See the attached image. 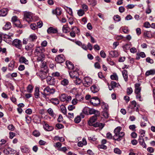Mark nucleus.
Listing matches in <instances>:
<instances>
[{
	"mask_svg": "<svg viewBox=\"0 0 155 155\" xmlns=\"http://www.w3.org/2000/svg\"><path fill=\"white\" fill-rule=\"evenodd\" d=\"M122 127H117L114 130V135L113 136V139L117 141L121 140L125 134L124 132H120Z\"/></svg>",
	"mask_w": 155,
	"mask_h": 155,
	"instance_id": "1",
	"label": "nucleus"
},
{
	"mask_svg": "<svg viewBox=\"0 0 155 155\" xmlns=\"http://www.w3.org/2000/svg\"><path fill=\"white\" fill-rule=\"evenodd\" d=\"M97 118L95 117L92 116L89 120L88 124L90 126H93L94 127H100L103 128L104 125L102 123H94L96 120H97Z\"/></svg>",
	"mask_w": 155,
	"mask_h": 155,
	"instance_id": "2",
	"label": "nucleus"
},
{
	"mask_svg": "<svg viewBox=\"0 0 155 155\" xmlns=\"http://www.w3.org/2000/svg\"><path fill=\"white\" fill-rule=\"evenodd\" d=\"M44 91L42 94L43 97L45 98L46 95L53 94L55 92V89L53 88H50L49 87H47L44 89Z\"/></svg>",
	"mask_w": 155,
	"mask_h": 155,
	"instance_id": "3",
	"label": "nucleus"
},
{
	"mask_svg": "<svg viewBox=\"0 0 155 155\" xmlns=\"http://www.w3.org/2000/svg\"><path fill=\"white\" fill-rule=\"evenodd\" d=\"M24 21H25L28 23L32 21L33 19L31 14L29 12H25L24 14Z\"/></svg>",
	"mask_w": 155,
	"mask_h": 155,
	"instance_id": "4",
	"label": "nucleus"
},
{
	"mask_svg": "<svg viewBox=\"0 0 155 155\" xmlns=\"http://www.w3.org/2000/svg\"><path fill=\"white\" fill-rule=\"evenodd\" d=\"M83 85L86 87H88L92 84V80L89 77H85L82 80Z\"/></svg>",
	"mask_w": 155,
	"mask_h": 155,
	"instance_id": "5",
	"label": "nucleus"
},
{
	"mask_svg": "<svg viewBox=\"0 0 155 155\" xmlns=\"http://www.w3.org/2000/svg\"><path fill=\"white\" fill-rule=\"evenodd\" d=\"M12 45L16 48L21 49L22 48V43L21 41L18 39H14L12 41Z\"/></svg>",
	"mask_w": 155,
	"mask_h": 155,
	"instance_id": "6",
	"label": "nucleus"
},
{
	"mask_svg": "<svg viewBox=\"0 0 155 155\" xmlns=\"http://www.w3.org/2000/svg\"><path fill=\"white\" fill-rule=\"evenodd\" d=\"M90 102L93 105L97 106L100 104L101 101L98 97H94L91 99Z\"/></svg>",
	"mask_w": 155,
	"mask_h": 155,
	"instance_id": "7",
	"label": "nucleus"
},
{
	"mask_svg": "<svg viewBox=\"0 0 155 155\" xmlns=\"http://www.w3.org/2000/svg\"><path fill=\"white\" fill-rule=\"evenodd\" d=\"M55 60L57 62L61 63L65 61V59L63 55L60 54L55 58Z\"/></svg>",
	"mask_w": 155,
	"mask_h": 155,
	"instance_id": "8",
	"label": "nucleus"
},
{
	"mask_svg": "<svg viewBox=\"0 0 155 155\" xmlns=\"http://www.w3.org/2000/svg\"><path fill=\"white\" fill-rule=\"evenodd\" d=\"M69 75L70 77L73 79L79 77V74L78 72V70L75 71H71L69 72Z\"/></svg>",
	"mask_w": 155,
	"mask_h": 155,
	"instance_id": "9",
	"label": "nucleus"
},
{
	"mask_svg": "<svg viewBox=\"0 0 155 155\" xmlns=\"http://www.w3.org/2000/svg\"><path fill=\"white\" fill-rule=\"evenodd\" d=\"M4 153L6 154H14L16 152V151L10 147L5 148L4 150Z\"/></svg>",
	"mask_w": 155,
	"mask_h": 155,
	"instance_id": "10",
	"label": "nucleus"
},
{
	"mask_svg": "<svg viewBox=\"0 0 155 155\" xmlns=\"http://www.w3.org/2000/svg\"><path fill=\"white\" fill-rule=\"evenodd\" d=\"M47 82L48 84L51 85H54L56 83L55 79L50 77H47Z\"/></svg>",
	"mask_w": 155,
	"mask_h": 155,
	"instance_id": "11",
	"label": "nucleus"
},
{
	"mask_svg": "<svg viewBox=\"0 0 155 155\" xmlns=\"http://www.w3.org/2000/svg\"><path fill=\"white\" fill-rule=\"evenodd\" d=\"M43 125L44 129L47 131H51L54 129V127L52 126H49L48 124L45 122H44Z\"/></svg>",
	"mask_w": 155,
	"mask_h": 155,
	"instance_id": "12",
	"label": "nucleus"
},
{
	"mask_svg": "<svg viewBox=\"0 0 155 155\" xmlns=\"http://www.w3.org/2000/svg\"><path fill=\"white\" fill-rule=\"evenodd\" d=\"M135 93L136 94H138L140 93V91L141 90L140 87V84H135Z\"/></svg>",
	"mask_w": 155,
	"mask_h": 155,
	"instance_id": "13",
	"label": "nucleus"
},
{
	"mask_svg": "<svg viewBox=\"0 0 155 155\" xmlns=\"http://www.w3.org/2000/svg\"><path fill=\"white\" fill-rule=\"evenodd\" d=\"M19 62L20 63H24L25 64H29L28 61L23 56H21L19 58Z\"/></svg>",
	"mask_w": 155,
	"mask_h": 155,
	"instance_id": "14",
	"label": "nucleus"
},
{
	"mask_svg": "<svg viewBox=\"0 0 155 155\" xmlns=\"http://www.w3.org/2000/svg\"><path fill=\"white\" fill-rule=\"evenodd\" d=\"M37 37L35 34H33L31 35L28 38V39L30 42L35 41L37 39Z\"/></svg>",
	"mask_w": 155,
	"mask_h": 155,
	"instance_id": "15",
	"label": "nucleus"
},
{
	"mask_svg": "<svg viewBox=\"0 0 155 155\" xmlns=\"http://www.w3.org/2000/svg\"><path fill=\"white\" fill-rule=\"evenodd\" d=\"M87 144V142L85 138H83L82 141L79 142L78 143V145L79 147H82L84 145Z\"/></svg>",
	"mask_w": 155,
	"mask_h": 155,
	"instance_id": "16",
	"label": "nucleus"
},
{
	"mask_svg": "<svg viewBox=\"0 0 155 155\" xmlns=\"http://www.w3.org/2000/svg\"><path fill=\"white\" fill-rule=\"evenodd\" d=\"M136 59L137 60H139L140 58V57L142 58H144L146 57L145 53L143 52H137L136 54Z\"/></svg>",
	"mask_w": 155,
	"mask_h": 155,
	"instance_id": "17",
	"label": "nucleus"
},
{
	"mask_svg": "<svg viewBox=\"0 0 155 155\" xmlns=\"http://www.w3.org/2000/svg\"><path fill=\"white\" fill-rule=\"evenodd\" d=\"M90 89L92 92L94 93L97 92L99 90L98 87L95 85H92Z\"/></svg>",
	"mask_w": 155,
	"mask_h": 155,
	"instance_id": "18",
	"label": "nucleus"
},
{
	"mask_svg": "<svg viewBox=\"0 0 155 155\" xmlns=\"http://www.w3.org/2000/svg\"><path fill=\"white\" fill-rule=\"evenodd\" d=\"M66 64L69 69L72 70L74 68V65L71 61H66Z\"/></svg>",
	"mask_w": 155,
	"mask_h": 155,
	"instance_id": "19",
	"label": "nucleus"
},
{
	"mask_svg": "<svg viewBox=\"0 0 155 155\" xmlns=\"http://www.w3.org/2000/svg\"><path fill=\"white\" fill-rule=\"evenodd\" d=\"M8 10L7 8H4L0 11V15L4 16L7 14Z\"/></svg>",
	"mask_w": 155,
	"mask_h": 155,
	"instance_id": "20",
	"label": "nucleus"
},
{
	"mask_svg": "<svg viewBox=\"0 0 155 155\" xmlns=\"http://www.w3.org/2000/svg\"><path fill=\"white\" fill-rule=\"evenodd\" d=\"M47 31L48 34L56 33L58 31L56 29L52 27H50L48 29Z\"/></svg>",
	"mask_w": 155,
	"mask_h": 155,
	"instance_id": "21",
	"label": "nucleus"
},
{
	"mask_svg": "<svg viewBox=\"0 0 155 155\" xmlns=\"http://www.w3.org/2000/svg\"><path fill=\"white\" fill-rule=\"evenodd\" d=\"M138 141L140 144L143 147L145 148L146 147V145L143 138L139 137Z\"/></svg>",
	"mask_w": 155,
	"mask_h": 155,
	"instance_id": "22",
	"label": "nucleus"
},
{
	"mask_svg": "<svg viewBox=\"0 0 155 155\" xmlns=\"http://www.w3.org/2000/svg\"><path fill=\"white\" fill-rule=\"evenodd\" d=\"M38 58H37V60L38 61L43 62L44 60L45 55L43 53H41L40 54L37 55Z\"/></svg>",
	"mask_w": 155,
	"mask_h": 155,
	"instance_id": "23",
	"label": "nucleus"
},
{
	"mask_svg": "<svg viewBox=\"0 0 155 155\" xmlns=\"http://www.w3.org/2000/svg\"><path fill=\"white\" fill-rule=\"evenodd\" d=\"M155 74V70L151 69L147 71L145 74L146 76H148L150 75H153Z\"/></svg>",
	"mask_w": 155,
	"mask_h": 155,
	"instance_id": "24",
	"label": "nucleus"
},
{
	"mask_svg": "<svg viewBox=\"0 0 155 155\" xmlns=\"http://www.w3.org/2000/svg\"><path fill=\"white\" fill-rule=\"evenodd\" d=\"M15 62L14 61H10V63L9 64L8 66V70L9 71H12L14 69L15 66Z\"/></svg>",
	"mask_w": 155,
	"mask_h": 155,
	"instance_id": "25",
	"label": "nucleus"
},
{
	"mask_svg": "<svg viewBox=\"0 0 155 155\" xmlns=\"http://www.w3.org/2000/svg\"><path fill=\"white\" fill-rule=\"evenodd\" d=\"M122 74L125 81L127 82L128 81L127 71L126 70H124L122 71Z\"/></svg>",
	"mask_w": 155,
	"mask_h": 155,
	"instance_id": "26",
	"label": "nucleus"
},
{
	"mask_svg": "<svg viewBox=\"0 0 155 155\" xmlns=\"http://www.w3.org/2000/svg\"><path fill=\"white\" fill-rule=\"evenodd\" d=\"M109 54L112 57H117L119 55L118 52L116 51H110L109 52Z\"/></svg>",
	"mask_w": 155,
	"mask_h": 155,
	"instance_id": "27",
	"label": "nucleus"
},
{
	"mask_svg": "<svg viewBox=\"0 0 155 155\" xmlns=\"http://www.w3.org/2000/svg\"><path fill=\"white\" fill-rule=\"evenodd\" d=\"M51 102L54 105L58 104L59 103V101L58 99L57 98H52L50 100Z\"/></svg>",
	"mask_w": 155,
	"mask_h": 155,
	"instance_id": "28",
	"label": "nucleus"
},
{
	"mask_svg": "<svg viewBox=\"0 0 155 155\" xmlns=\"http://www.w3.org/2000/svg\"><path fill=\"white\" fill-rule=\"evenodd\" d=\"M34 46V44L33 43L28 44L26 46L25 49L27 51L31 50Z\"/></svg>",
	"mask_w": 155,
	"mask_h": 155,
	"instance_id": "29",
	"label": "nucleus"
},
{
	"mask_svg": "<svg viewBox=\"0 0 155 155\" xmlns=\"http://www.w3.org/2000/svg\"><path fill=\"white\" fill-rule=\"evenodd\" d=\"M70 28L67 25H64L62 28V31L64 33H67L69 31Z\"/></svg>",
	"mask_w": 155,
	"mask_h": 155,
	"instance_id": "30",
	"label": "nucleus"
},
{
	"mask_svg": "<svg viewBox=\"0 0 155 155\" xmlns=\"http://www.w3.org/2000/svg\"><path fill=\"white\" fill-rule=\"evenodd\" d=\"M12 27L11 24L10 22H7L5 26L3 27V29L5 30H8L10 29Z\"/></svg>",
	"mask_w": 155,
	"mask_h": 155,
	"instance_id": "31",
	"label": "nucleus"
},
{
	"mask_svg": "<svg viewBox=\"0 0 155 155\" xmlns=\"http://www.w3.org/2000/svg\"><path fill=\"white\" fill-rule=\"evenodd\" d=\"M60 109L61 112L64 115L67 114V110L66 107L63 105L60 106Z\"/></svg>",
	"mask_w": 155,
	"mask_h": 155,
	"instance_id": "32",
	"label": "nucleus"
},
{
	"mask_svg": "<svg viewBox=\"0 0 155 155\" xmlns=\"http://www.w3.org/2000/svg\"><path fill=\"white\" fill-rule=\"evenodd\" d=\"M47 112L51 117H54V114L53 110L51 108H49L47 110Z\"/></svg>",
	"mask_w": 155,
	"mask_h": 155,
	"instance_id": "33",
	"label": "nucleus"
},
{
	"mask_svg": "<svg viewBox=\"0 0 155 155\" xmlns=\"http://www.w3.org/2000/svg\"><path fill=\"white\" fill-rule=\"evenodd\" d=\"M34 121L36 123H39L40 122L41 119L39 116L37 115H35L34 116L33 118Z\"/></svg>",
	"mask_w": 155,
	"mask_h": 155,
	"instance_id": "34",
	"label": "nucleus"
},
{
	"mask_svg": "<svg viewBox=\"0 0 155 155\" xmlns=\"http://www.w3.org/2000/svg\"><path fill=\"white\" fill-rule=\"evenodd\" d=\"M69 81L68 80L64 79L63 80L61 81V84L62 85L64 86H66L68 84Z\"/></svg>",
	"mask_w": 155,
	"mask_h": 155,
	"instance_id": "35",
	"label": "nucleus"
},
{
	"mask_svg": "<svg viewBox=\"0 0 155 155\" xmlns=\"http://www.w3.org/2000/svg\"><path fill=\"white\" fill-rule=\"evenodd\" d=\"M4 37L3 40L5 41L6 42L8 43H11L12 41V38H11L10 37H9L8 38H6L5 37V35H4Z\"/></svg>",
	"mask_w": 155,
	"mask_h": 155,
	"instance_id": "36",
	"label": "nucleus"
},
{
	"mask_svg": "<svg viewBox=\"0 0 155 155\" xmlns=\"http://www.w3.org/2000/svg\"><path fill=\"white\" fill-rule=\"evenodd\" d=\"M61 143L59 142H58L55 143L54 144V146L55 147L57 148V149L58 150H59L61 148Z\"/></svg>",
	"mask_w": 155,
	"mask_h": 155,
	"instance_id": "37",
	"label": "nucleus"
},
{
	"mask_svg": "<svg viewBox=\"0 0 155 155\" xmlns=\"http://www.w3.org/2000/svg\"><path fill=\"white\" fill-rule=\"evenodd\" d=\"M39 95V90L38 87H36L35 92V97L36 98H38Z\"/></svg>",
	"mask_w": 155,
	"mask_h": 155,
	"instance_id": "38",
	"label": "nucleus"
},
{
	"mask_svg": "<svg viewBox=\"0 0 155 155\" xmlns=\"http://www.w3.org/2000/svg\"><path fill=\"white\" fill-rule=\"evenodd\" d=\"M76 80L74 81V82L76 84H79L82 81L78 77L75 78Z\"/></svg>",
	"mask_w": 155,
	"mask_h": 155,
	"instance_id": "39",
	"label": "nucleus"
},
{
	"mask_svg": "<svg viewBox=\"0 0 155 155\" xmlns=\"http://www.w3.org/2000/svg\"><path fill=\"white\" fill-rule=\"evenodd\" d=\"M21 151L24 153H26L28 152V148L25 146H22L21 148Z\"/></svg>",
	"mask_w": 155,
	"mask_h": 155,
	"instance_id": "40",
	"label": "nucleus"
},
{
	"mask_svg": "<svg viewBox=\"0 0 155 155\" xmlns=\"http://www.w3.org/2000/svg\"><path fill=\"white\" fill-rule=\"evenodd\" d=\"M66 96L65 94H62L60 97V99L61 101H66Z\"/></svg>",
	"mask_w": 155,
	"mask_h": 155,
	"instance_id": "41",
	"label": "nucleus"
},
{
	"mask_svg": "<svg viewBox=\"0 0 155 155\" xmlns=\"http://www.w3.org/2000/svg\"><path fill=\"white\" fill-rule=\"evenodd\" d=\"M41 50L40 48L38 47L36 48L35 49V55H38L40 54L41 53H42L41 52Z\"/></svg>",
	"mask_w": 155,
	"mask_h": 155,
	"instance_id": "42",
	"label": "nucleus"
},
{
	"mask_svg": "<svg viewBox=\"0 0 155 155\" xmlns=\"http://www.w3.org/2000/svg\"><path fill=\"white\" fill-rule=\"evenodd\" d=\"M101 106L102 107L105 109L104 110H107L108 108V105L104 102L101 103Z\"/></svg>",
	"mask_w": 155,
	"mask_h": 155,
	"instance_id": "43",
	"label": "nucleus"
},
{
	"mask_svg": "<svg viewBox=\"0 0 155 155\" xmlns=\"http://www.w3.org/2000/svg\"><path fill=\"white\" fill-rule=\"evenodd\" d=\"M103 114L105 118H107L109 117V114L107 110H104L103 112Z\"/></svg>",
	"mask_w": 155,
	"mask_h": 155,
	"instance_id": "44",
	"label": "nucleus"
},
{
	"mask_svg": "<svg viewBox=\"0 0 155 155\" xmlns=\"http://www.w3.org/2000/svg\"><path fill=\"white\" fill-rule=\"evenodd\" d=\"M133 92V90L131 87H128L127 89V94L129 95L131 94Z\"/></svg>",
	"mask_w": 155,
	"mask_h": 155,
	"instance_id": "45",
	"label": "nucleus"
},
{
	"mask_svg": "<svg viewBox=\"0 0 155 155\" xmlns=\"http://www.w3.org/2000/svg\"><path fill=\"white\" fill-rule=\"evenodd\" d=\"M114 21H119L120 20V17L119 15H117L114 16L113 18Z\"/></svg>",
	"mask_w": 155,
	"mask_h": 155,
	"instance_id": "46",
	"label": "nucleus"
},
{
	"mask_svg": "<svg viewBox=\"0 0 155 155\" xmlns=\"http://www.w3.org/2000/svg\"><path fill=\"white\" fill-rule=\"evenodd\" d=\"M90 109L88 107H85L83 109V112L85 114H87L88 111L89 113V110Z\"/></svg>",
	"mask_w": 155,
	"mask_h": 155,
	"instance_id": "47",
	"label": "nucleus"
},
{
	"mask_svg": "<svg viewBox=\"0 0 155 155\" xmlns=\"http://www.w3.org/2000/svg\"><path fill=\"white\" fill-rule=\"evenodd\" d=\"M110 78L112 80H117L118 79L117 75L116 74L112 75L110 76Z\"/></svg>",
	"mask_w": 155,
	"mask_h": 155,
	"instance_id": "48",
	"label": "nucleus"
},
{
	"mask_svg": "<svg viewBox=\"0 0 155 155\" xmlns=\"http://www.w3.org/2000/svg\"><path fill=\"white\" fill-rule=\"evenodd\" d=\"M33 90V87L32 85H29L27 87V91L29 93H31Z\"/></svg>",
	"mask_w": 155,
	"mask_h": 155,
	"instance_id": "49",
	"label": "nucleus"
},
{
	"mask_svg": "<svg viewBox=\"0 0 155 155\" xmlns=\"http://www.w3.org/2000/svg\"><path fill=\"white\" fill-rule=\"evenodd\" d=\"M84 14V11L81 9L79 10L78 12V14L79 16H82Z\"/></svg>",
	"mask_w": 155,
	"mask_h": 155,
	"instance_id": "50",
	"label": "nucleus"
},
{
	"mask_svg": "<svg viewBox=\"0 0 155 155\" xmlns=\"http://www.w3.org/2000/svg\"><path fill=\"white\" fill-rule=\"evenodd\" d=\"M81 120V117L79 116H78L75 118L74 121L75 123H79Z\"/></svg>",
	"mask_w": 155,
	"mask_h": 155,
	"instance_id": "51",
	"label": "nucleus"
},
{
	"mask_svg": "<svg viewBox=\"0 0 155 155\" xmlns=\"http://www.w3.org/2000/svg\"><path fill=\"white\" fill-rule=\"evenodd\" d=\"M54 12H55L56 15H60L61 13V10L59 8H56Z\"/></svg>",
	"mask_w": 155,
	"mask_h": 155,
	"instance_id": "52",
	"label": "nucleus"
},
{
	"mask_svg": "<svg viewBox=\"0 0 155 155\" xmlns=\"http://www.w3.org/2000/svg\"><path fill=\"white\" fill-rule=\"evenodd\" d=\"M114 152L117 154H120L121 153V151L118 148H115L114 150Z\"/></svg>",
	"mask_w": 155,
	"mask_h": 155,
	"instance_id": "53",
	"label": "nucleus"
},
{
	"mask_svg": "<svg viewBox=\"0 0 155 155\" xmlns=\"http://www.w3.org/2000/svg\"><path fill=\"white\" fill-rule=\"evenodd\" d=\"M151 10L150 9V7L149 5H147V8L146 11V12L147 14H149L151 13Z\"/></svg>",
	"mask_w": 155,
	"mask_h": 155,
	"instance_id": "54",
	"label": "nucleus"
},
{
	"mask_svg": "<svg viewBox=\"0 0 155 155\" xmlns=\"http://www.w3.org/2000/svg\"><path fill=\"white\" fill-rule=\"evenodd\" d=\"M5 38H8L9 37H10L11 38H12L13 37L14 35V34L12 33H9L8 34L6 35L5 34Z\"/></svg>",
	"mask_w": 155,
	"mask_h": 155,
	"instance_id": "55",
	"label": "nucleus"
},
{
	"mask_svg": "<svg viewBox=\"0 0 155 155\" xmlns=\"http://www.w3.org/2000/svg\"><path fill=\"white\" fill-rule=\"evenodd\" d=\"M33 134L34 136L36 137H38L40 135V132L38 131L37 130L34 131Z\"/></svg>",
	"mask_w": 155,
	"mask_h": 155,
	"instance_id": "56",
	"label": "nucleus"
},
{
	"mask_svg": "<svg viewBox=\"0 0 155 155\" xmlns=\"http://www.w3.org/2000/svg\"><path fill=\"white\" fill-rule=\"evenodd\" d=\"M106 137L108 139H111L112 138L113 139V137L110 132H108L107 134Z\"/></svg>",
	"mask_w": 155,
	"mask_h": 155,
	"instance_id": "57",
	"label": "nucleus"
},
{
	"mask_svg": "<svg viewBox=\"0 0 155 155\" xmlns=\"http://www.w3.org/2000/svg\"><path fill=\"white\" fill-rule=\"evenodd\" d=\"M98 111V110H95L94 109L91 108L89 110V114H94L95 113V112H96V111Z\"/></svg>",
	"mask_w": 155,
	"mask_h": 155,
	"instance_id": "58",
	"label": "nucleus"
},
{
	"mask_svg": "<svg viewBox=\"0 0 155 155\" xmlns=\"http://www.w3.org/2000/svg\"><path fill=\"white\" fill-rule=\"evenodd\" d=\"M31 28L33 30H35L36 29H37V26L35 24H32L30 25Z\"/></svg>",
	"mask_w": 155,
	"mask_h": 155,
	"instance_id": "59",
	"label": "nucleus"
},
{
	"mask_svg": "<svg viewBox=\"0 0 155 155\" xmlns=\"http://www.w3.org/2000/svg\"><path fill=\"white\" fill-rule=\"evenodd\" d=\"M12 21L13 22L17 21L18 23H20V22L17 20V17L16 16L13 17L12 18Z\"/></svg>",
	"mask_w": 155,
	"mask_h": 155,
	"instance_id": "60",
	"label": "nucleus"
},
{
	"mask_svg": "<svg viewBox=\"0 0 155 155\" xmlns=\"http://www.w3.org/2000/svg\"><path fill=\"white\" fill-rule=\"evenodd\" d=\"M139 133L140 134V136L139 137L143 138L144 136L145 131L144 130H140Z\"/></svg>",
	"mask_w": 155,
	"mask_h": 155,
	"instance_id": "61",
	"label": "nucleus"
},
{
	"mask_svg": "<svg viewBox=\"0 0 155 155\" xmlns=\"http://www.w3.org/2000/svg\"><path fill=\"white\" fill-rule=\"evenodd\" d=\"M66 9L65 8L68 12L70 15H72V9L70 8L66 7Z\"/></svg>",
	"mask_w": 155,
	"mask_h": 155,
	"instance_id": "62",
	"label": "nucleus"
},
{
	"mask_svg": "<svg viewBox=\"0 0 155 155\" xmlns=\"http://www.w3.org/2000/svg\"><path fill=\"white\" fill-rule=\"evenodd\" d=\"M130 51L131 53H134L137 52V49L135 47H133L130 49Z\"/></svg>",
	"mask_w": 155,
	"mask_h": 155,
	"instance_id": "63",
	"label": "nucleus"
},
{
	"mask_svg": "<svg viewBox=\"0 0 155 155\" xmlns=\"http://www.w3.org/2000/svg\"><path fill=\"white\" fill-rule=\"evenodd\" d=\"M56 126L58 129H62L64 127V126L62 124L59 123L57 124Z\"/></svg>",
	"mask_w": 155,
	"mask_h": 155,
	"instance_id": "64",
	"label": "nucleus"
}]
</instances>
